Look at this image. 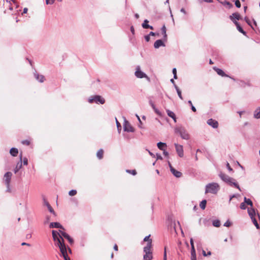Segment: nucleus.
<instances>
[{"label": "nucleus", "instance_id": "obj_1", "mask_svg": "<svg viewBox=\"0 0 260 260\" xmlns=\"http://www.w3.org/2000/svg\"><path fill=\"white\" fill-rule=\"evenodd\" d=\"M218 175L220 178L223 182H224L225 183H226V184L231 186H234V187L238 188L239 190L241 191V188L238 184L236 182L235 179L230 177L228 175L224 174L222 172H220Z\"/></svg>", "mask_w": 260, "mask_h": 260}, {"label": "nucleus", "instance_id": "obj_2", "mask_svg": "<svg viewBox=\"0 0 260 260\" xmlns=\"http://www.w3.org/2000/svg\"><path fill=\"white\" fill-rule=\"evenodd\" d=\"M219 189L220 187L217 183H210L206 185L205 193L216 194Z\"/></svg>", "mask_w": 260, "mask_h": 260}, {"label": "nucleus", "instance_id": "obj_3", "mask_svg": "<svg viewBox=\"0 0 260 260\" xmlns=\"http://www.w3.org/2000/svg\"><path fill=\"white\" fill-rule=\"evenodd\" d=\"M152 247L151 242L149 241L147 243L146 246L143 248L145 254L143 255L144 260H151L153 258L152 252L151 250Z\"/></svg>", "mask_w": 260, "mask_h": 260}, {"label": "nucleus", "instance_id": "obj_4", "mask_svg": "<svg viewBox=\"0 0 260 260\" xmlns=\"http://www.w3.org/2000/svg\"><path fill=\"white\" fill-rule=\"evenodd\" d=\"M175 133L179 134L182 139L188 140L189 136L187 131L183 126H178L175 128Z\"/></svg>", "mask_w": 260, "mask_h": 260}, {"label": "nucleus", "instance_id": "obj_5", "mask_svg": "<svg viewBox=\"0 0 260 260\" xmlns=\"http://www.w3.org/2000/svg\"><path fill=\"white\" fill-rule=\"evenodd\" d=\"M55 242H56V245L59 248L62 255L67 254V248L63 238L59 235V238Z\"/></svg>", "mask_w": 260, "mask_h": 260}, {"label": "nucleus", "instance_id": "obj_6", "mask_svg": "<svg viewBox=\"0 0 260 260\" xmlns=\"http://www.w3.org/2000/svg\"><path fill=\"white\" fill-rule=\"evenodd\" d=\"M88 101L90 103L95 102L96 103H99L101 104H104L105 102V99L100 95H94L93 96H90L88 99Z\"/></svg>", "mask_w": 260, "mask_h": 260}, {"label": "nucleus", "instance_id": "obj_7", "mask_svg": "<svg viewBox=\"0 0 260 260\" xmlns=\"http://www.w3.org/2000/svg\"><path fill=\"white\" fill-rule=\"evenodd\" d=\"M135 76L138 78H146L149 79V78L146 74L141 71L140 67L137 66L136 67V71L135 73Z\"/></svg>", "mask_w": 260, "mask_h": 260}, {"label": "nucleus", "instance_id": "obj_8", "mask_svg": "<svg viewBox=\"0 0 260 260\" xmlns=\"http://www.w3.org/2000/svg\"><path fill=\"white\" fill-rule=\"evenodd\" d=\"M174 145L178 156L180 157H182L184 156L183 146L176 143H175Z\"/></svg>", "mask_w": 260, "mask_h": 260}, {"label": "nucleus", "instance_id": "obj_9", "mask_svg": "<svg viewBox=\"0 0 260 260\" xmlns=\"http://www.w3.org/2000/svg\"><path fill=\"white\" fill-rule=\"evenodd\" d=\"M124 131L127 132H134V128L131 126V124L126 119L124 120L123 124Z\"/></svg>", "mask_w": 260, "mask_h": 260}, {"label": "nucleus", "instance_id": "obj_10", "mask_svg": "<svg viewBox=\"0 0 260 260\" xmlns=\"http://www.w3.org/2000/svg\"><path fill=\"white\" fill-rule=\"evenodd\" d=\"M12 173L10 172H7L4 175V181L5 184H10Z\"/></svg>", "mask_w": 260, "mask_h": 260}, {"label": "nucleus", "instance_id": "obj_11", "mask_svg": "<svg viewBox=\"0 0 260 260\" xmlns=\"http://www.w3.org/2000/svg\"><path fill=\"white\" fill-rule=\"evenodd\" d=\"M207 123L208 125L212 126L214 128H216L218 126V121L212 118L208 119Z\"/></svg>", "mask_w": 260, "mask_h": 260}, {"label": "nucleus", "instance_id": "obj_12", "mask_svg": "<svg viewBox=\"0 0 260 260\" xmlns=\"http://www.w3.org/2000/svg\"><path fill=\"white\" fill-rule=\"evenodd\" d=\"M43 200H44V204L47 206V207L48 209L49 210V211H50V212L52 213L54 216H56V214L55 212V211H54V210L53 209V208H52V207L50 206L49 203L46 201V200L45 198H44Z\"/></svg>", "mask_w": 260, "mask_h": 260}, {"label": "nucleus", "instance_id": "obj_13", "mask_svg": "<svg viewBox=\"0 0 260 260\" xmlns=\"http://www.w3.org/2000/svg\"><path fill=\"white\" fill-rule=\"evenodd\" d=\"M50 228H59L60 229L64 230V228L59 222H51L49 225Z\"/></svg>", "mask_w": 260, "mask_h": 260}, {"label": "nucleus", "instance_id": "obj_14", "mask_svg": "<svg viewBox=\"0 0 260 260\" xmlns=\"http://www.w3.org/2000/svg\"><path fill=\"white\" fill-rule=\"evenodd\" d=\"M230 18L234 22V21H237L236 20H239L241 18L238 13H234L230 16Z\"/></svg>", "mask_w": 260, "mask_h": 260}, {"label": "nucleus", "instance_id": "obj_15", "mask_svg": "<svg viewBox=\"0 0 260 260\" xmlns=\"http://www.w3.org/2000/svg\"><path fill=\"white\" fill-rule=\"evenodd\" d=\"M160 46H165V43L161 40H156L154 44V47L156 49L158 48Z\"/></svg>", "mask_w": 260, "mask_h": 260}, {"label": "nucleus", "instance_id": "obj_16", "mask_svg": "<svg viewBox=\"0 0 260 260\" xmlns=\"http://www.w3.org/2000/svg\"><path fill=\"white\" fill-rule=\"evenodd\" d=\"M35 78L40 82L42 83L45 80V77L43 75H40L38 73H34Z\"/></svg>", "mask_w": 260, "mask_h": 260}, {"label": "nucleus", "instance_id": "obj_17", "mask_svg": "<svg viewBox=\"0 0 260 260\" xmlns=\"http://www.w3.org/2000/svg\"><path fill=\"white\" fill-rule=\"evenodd\" d=\"M22 154H21L20 155V162H18L15 167V168L14 169V173L16 174L17 173L18 171L22 167Z\"/></svg>", "mask_w": 260, "mask_h": 260}, {"label": "nucleus", "instance_id": "obj_18", "mask_svg": "<svg viewBox=\"0 0 260 260\" xmlns=\"http://www.w3.org/2000/svg\"><path fill=\"white\" fill-rule=\"evenodd\" d=\"M171 172L176 177L179 178L181 176L182 173L176 170L173 167H171Z\"/></svg>", "mask_w": 260, "mask_h": 260}, {"label": "nucleus", "instance_id": "obj_19", "mask_svg": "<svg viewBox=\"0 0 260 260\" xmlns=\"http://www.w3.org/2000/svg\"><path fill=\"white\" fill-rule=\"evenodd\" d=\"M214 70L216 72L218 75L222 77H228V76L225 74V73L220 69L214 67Z\"/></svg>", "mask_w": 260, "mask_h": 260}, {"label": "nucleus", "instance_id": "obj_20", "mask_svg": "<svg viewBox=\"0 0 260 260\" xmlns=\"http://www.w3.org/2000/svg\"><path fill=\"white\" fill-rule=\"evenodd\" d=\"M234 23L236 25L237 28L239 32L243 34L244 35H246V32L245 31L242 27L240 25L239 23L237 21H234Z\"/></svg>", "mask_w": 260, "mask_h": 260}, {"label": "nucleus", "instance_id": "obj_21", "mask_svg": "<svg viewBox=\"0 0 260 260\" xmlns=\"http://www.w3.org/2000/svg\"><path fill=\"white\" fill-rule=\"evenodd\" d=\"M166 111H167L168 115L169 117H171L174 120V122H176V115H175V113L173 112L170 111V110H167Z\"/></svg>", "mask_w": 260, "mask_h": 260}, {"label": "nucleus", "instance_id": "obj_22", "mask_svg": "<svg viewBox=\"0 0 260 260\" xmlns=\"http://www.w3.org/2000/svg\"><path fill=\"white\" fill-rule=\"evenodd\" d=\"M254 117L256 119L260 118V107L257 108L254 112L253 114Z\"/></svg>", "mask_w": 260, "mask_h": 260}, {"label": "nucleus", "instance_id": "obj_23", "mask_svg": "<svg viewBox=\"0 0 260 260\" xmlns=\"http://www.w3.org/2000/svg\"><path fill=\"white\" fill-rule=\"evenodd\" d=\"M52 234L53 240L54 241H56L57 240H58V239L59 238L60 234L54 230H53L52 231Z\"/></svg>", "mask_w": 260, "mask_h": 260}, {"label": "nucleus", "instance_id": "obj_24", "mask_svg": "<svg viewBox=\"0 0 260 260\" xmlns=\"http://www.w3.org/2000/svg\"><path fill=\"white\" fill-rule=\"evenodd\" d=\"M10 153L13 156H16L18 153V150L16 148H12L10 150Z\"/></svg>", "mask_w": 260, "mask_h": 260}, {"label": "nucleus", "instance_id": "obj_25", "mask_svg": "<svg viewBox=\"0 0 260 260\" xmlns=\"http://www.w3.org/2000/svg\"><path fill=\"white\" fill-rule=\"evenodd\" d=\"M248 214L250 216L251 219L253 217H254L255 212V210L253 208H251L250 209H248Z\"/></svg>", "mask_w": 260, "mask_h": 260}, {"label": "nucleus", "instance_id": "obj_26", "mask_svg": "<svg viewBox=\"0 0 260 260\" xmlns=\"http://www.w3.org/2000/svg\"><path fill=\"white\" fill-rule=\"evenodd\" d=\"M157 147L161 150H164V147H167V144L165 143L159 142L157 144Z\"/></svg>", "mask_w": 260, "mask_h": 260}, {"label": "nucleus", "instance_id": "obj_27", "mask_svg": "<svg viewBox=\"0 0 260 260\" xmlns=\"http://www.w3.org/2000/svg\"><path fill=\"white\" fill-rule=\"evenodd\" d=\"M103 153L104 151L103 149H100V150H99L96 153V156L98 158L100 159H101L103 157Z\"/></svg>", "mask_w": 260, "mask_h": 260}, {"label": "nucleus", "instance_id": "obj_28", "mask_svg": "<svg viewBox=\"0 0 260 260\" xmlns=\"http://www.w3.org/2000/svg\"><path fill=\"white\" fill-rule=\"evenodd\" d=\"M197 258L194 247H191V259Z\"/></svg>", "mask_w": 260, "mask_h": 260}, {"label": "nucleus", "instance_id": "obj_29", "mask_svg": "<svg viewBox=\"0 0 260 260\" xmlns=\"http://www.w3.org/2000/svg\"><path fill=\"white\" fill-rule=\"evenodd\" d=\"M161 30L162 34L164 35V40H167V34H166V26L165 25H164L161 27Z\"/></svg>", "mask_w": 260, "mask_h": 260}, {"label": "nucleus", "instance_id": "obj_30", "mask_svg": "<svg viewBox=\"0 0 260 260\" xmlns=\"http://www.w3.org/2000/svg\"><path fill=\"white\" fill-rule=\"evenodd\" d=\"M206 203H207V201L206 200H203L201 203H200V208L204 210L206 208Z\"/></svg>", "mask_w": 260, "mask_h": 260}, {"label": "nucleus", "instance_id": "obj_31", "mask_svg": "<svg viewBox=\"0 0 260 260\" xmlns=\"http://www.w3.org/2000/svg\"><path fill=\"white\" fill-rule=\"evenodd\" d=\"M149 21L147 19L144 20L143 23L142 24V26L143 28L147 29L149 25L148 23Z\"/></svg>", "mask_w": 260, "mask_h": 260}, {"label": "nucleus", "instance_id": "obj_32", "mask_svg": "<svg viewBox=\"0 0 260 260\" xmlns=\"http://www.w3.org/2000/svg\"><path fill=\"white\" fill-rule=\"evenodd\" d=\"M212 224L215 227H219L220 225V222L219 220H215L213 221Z\"/></svg>", "mask_w": 260, "mask_h": 260}, {"label": "nucleus", "instance_id": "obj_33", "mask_svg": "<svg viewBox=\"0 0 260 260\" xmlns=\"http://www.w3.org/2000/svg\"><path fill=\"white\" fill-rule=\"evenodd\" d=\"M251 220L252 221V222L253 223V224H254V225L255 226V227L257 229H259V226L256 221V219H255V217H253L251 218Z\"/></svg>", "mask_w": 260, "mask_h": 260}, {"label": "nucleus", "instance_id": "obj_34", "mask_svg": "<svg viewBox=\"0 0 260 260\" xmlns=\"http://www.w3.org/2000/svg\"><path fill=\"white\" fill-rule=\"evenodd\" d=\"M64 238L68 240V241L69 242V243L70 244H72L74 243L73 239L69 236V235H68V234L66 235V236H65Z\"/></svg>", "mask_w": 260, "mask_h": 260}, {"label": "nucleus", "instance_id": "obj_35", "mask_svg": "<svg viewBox=\"0 0 260 260\" xmlns=\"http://www.w3.org/2000/svg\"><path fill=\"white\" fill-rule=\"evenodd\" d=\"M115 120H116V126H117V129L118 131V132L120 133V131H121V124L118 122V121L117 120L116 118H115Z\"/></svg>", "mask_w": 260, "mask_h": 260}, {"label": "nucleus", "instance_id": "obj_36", "mask_svg": "<svg viewBox=\"0 0 260 260\" xmlns=\"http://www.w3.org/2000/svg\"><path fill=\"white\" fill-rule=\"evenodd\" d=\"M126 172L128 173L132 174L133 175H135L137 174V172L135 170H126Z\"/></svg>", "mask_w": 260, "mask_h": 260}, {"label": "nucleus", "instance_id": "obj_37", "mask_svg": "<svg viewBox=\"0 0 260 260\" xmlns=\"http://www.w3.org/2000/svg\"><path fill=\"white\" fill-rule=\"evenodd\" d=\"M77 194L76 190L72 189L69 192V194L71 196H74Z\"/></svg>", "mask_w": 260, "mask_h": 260}, {"label": "nucleus", "instance_id": "obj_38", "mask_svg": "<svg viewBox=\"0 0 260 260\" xmlns=\"http://www.w3.org/2000/svg\"><path fill=\"white\" fill-rule=\"evenodd\" d=\"M172 72L174 75V78L176 79L177 78V70L176 68H173L172 70Z\"/></svg>", "mask_w": 260, "mask_h": 260}, {"label": "nucleus", "instance_id": "obj_39", "mask_svg": "<svg viewBox=\"0 0 260 260\" xmlns=\"http://www.w3.org/2000/svg\"><path fill=\"white\" fill-rule=\"evenodd\" d=\"M202 254L204 256H207L208 255H210L211 254V252L210 251L206 253L204 250H202Z\"/></svg>", "mask_w": 260, "mask_h": 260}, {"label": "nucleus", "instance_id": "obj_40", "mask_svg": "<svg viewBox=\"0 0 260 260\" xmlns=\"http://www.w3.org/2000/svg\"><path fill=\"white\" fill-rule=\"evenodd\" d=\"M150 235H148L147 236H146L144 239V241H147V243L149 241H151L152 242V240L149 239Z\"/></svg>", "mask_w": 260, "mask_h": 260}, {"label": "nucleus", "instance_id": "obj_41", "mask_svg": "<svg viewBox=\"0 0 260 260\" xmlns=\"http://www.w3.org/2000/svg\"><path fill=\"white\" fill-rule=\"evenodd\" d=\"M176 91L177 92V94H178V96L179 97V98L181 100H183V98H182V94H181V91L180 89H177V90Z\"/></svg>", "mask_w": 260, "mask_h": 260}, {"label": "nucleus", "instance_id": "obj_42", "mask_svg": "<svg viewBox=\"0 0 260 260\" xmlns=\"http://www.w3.org/2000/svg\"><path fill=\"white\" fill-rule=\"evenodd\" d=\"M59 234L62 237H63L64 238L65 237V236H66V235H67L68 234L61 231V230H59Z\"/></svg>", "mask_w": 260, "mask_h": 260}, {"label": "nucleus", "instance_id": "obj_43", "mask_svg": "<svg viewBox=\"0 0 260 260\" xmlns=\"http://www.w3.org/2000/svg\"><path fill=\"white\" fill-rule=\"evenodd\" d=\"M224 226H226V227H229L231 225V222L229 220H228L224 223V225H223Z\"/></svg>", "mask_w": 260, "mask_h": 260}, {"label": "nucleus", "instance_id": "obj_44", "mask_svg": "<svg viewBox=\"0 0 260 260\" xmlns=\"http://www.w3.org/2000/svg\"><path fill=\"white\" fill-rule=\"evenodd\" d=\"M55 0H46L47 5H52L54 3Z\"/></svg>", "mask_w": 260, "mask_h": 260}, {"label": "nucleus", "instance_id": "obj_45", "mask_svg": "<svg viewBox=\"0 0 260 260\" xmlns=\"http://www.w3.org/2000/svg\"><path fill=\"white\" fill-rule=\"evenodd\" d=\"M240 208L242 210H245L246 208V206L245 205V203H242L241 204H240Z\"/></svg>", "mask_w": 260, "mask_h": 260}, {"label": "nucleus", "instance_id": "obj_46", "mask_svg": "<svg viewBox=\"0 0 260 260\" xmlns=\"http://www.w3.org/2000/svg\"><path fill=\"white\" fill-rule=\"evenodd\" d=\"M6 185L7 187L6 191L8 192H11V189L10 188V184H8H8H6Z\"/></svg>", "mask_w": 260, "mask_h": 260}, {"label": "nucleus", "instance_id": "obj_47", "mask_svg": "<svg viewBox=\"0 0 260 260\" xmlns=\"http://www.w3.org/2000/svg\"><path fill=\"white\" fill-rule=\"evenodd\" d=\"M235 5L237 8H240L241 7V3L239 0H236L235 1Z\"/></svg>", "mask_w": 260, "mask_h": 260}, {"label": "nucleus", "instance_id": "obj_48", "mask_svg": "<svg viewBox=\"0 0 260 260\" xmlns=\"http://www.w3.org/2000/svg\"><path fill=\"white\" fill-rule=\"evenodd\" d=\"M22 143L24 145H29L30 144V142L28 140H23L22 141Z\"/></svg>", "mask_w": 260, "mask_h": 260}, {"label": "nucleus", "instance_id": "obj_49", "mask_svg": "<svg viewBox=\"0 0 260 260\" xmlns=\"http://www.w3.org/2000/svg\"><path fill=\"white\" fill-rule=\"evenodd\" d=\"M246 204H247L248 205H250L251 207H252V206H253L252 202L249 199H248V200H247V202L246 203Z\"/></svg>", "mask_w": 260, "mask_h": 260}, {"label": "nucleus", "instance_id": "obj_50", "mask_svg": "<svg viewBox=\"0 0 260 260\" xmlns=\"http://www.w3.org/2000/svg\"><path fill=\"white\" fill-rule=\"evenodd\" d=\"M226 168H227V169H228V170H229V171H233V169H232V168L231 167V166H230V164H229V162H227V163H226Z\"/></svg>", "mask_w": 260, "mask_h": 260}, {"label": "nucleus", "instance_id": "obj_51", "mask_svg": "<svg viewBox=\"0 0 260 260\" xmlns=\"http://www.w3.org/2000/svg\"><path fill=\"white\" fill-rule=\"evenodd\" d=\"M50 221V217L49 216H46L45 220L44 221V223L47 224Z\"/></svg>", "mask_w": 260, "mask_h": 260}, {"label": "nucleus", "instance_id": "obj_52", "mask_svg": "<svg viewBox=\"0 0 260 260\" xmlns=\"http://www.w3.org/2000/svg\"><path fill=\"white\" fill-rule=\"evenodd\" d=\"M190 243L191 247H194V243H193V240L192 238H191L190 239Z\"/></svg>", "mask_w": 260, "mask_h": 260}, {"label": "nucleus", "instance_id": "obj_53", "mask_svg": "<svg viewBox=\"0 0 260 260\" xmlns=\"http://www.w3.org/2000/svg\"><path fill=\"white\" fill-rule=\"evenodd\" d=\"M144 38L146 42L150 41V36L149 35L145 36Z\"/></svg>", "mask_w": 260, "mask_h": 260}, {"label": "nucleus", "instance_id": "obj_54", "mask_svg": "<svg viewBox=\"0 0 260 260\" xmlns=\"http://www.w3.org/2000/svg\"><path fill=\"white\" fill-rule=\"evenodd\" d=\"M154 110L155 112L157 114H158V115H160V116L161 115V113L160 112V111H159L157 108H155L154 109Z\"/></svg>", "mask_w": 260, "mask_h": 260}, {"label": "nucleus", "instance_id": "obj_55", "mask_svg": "<svg viewBox=\"0 0 260 260\" xmlns=\"http://www.w3.org/2000/svg\"><path fill=\"white\" fill-rule=\"evenodd\" d=\"M245 20L246 21L248 24L251 25L250 21L247 17H245Z\"/></svg>", "mask_w": 260, "mask_h": 260}, {"label": "nucleus", "instance_id": "obj_56", "mask_svg": "<svg viewBox=\"0 0 260 260\" xmlns=\"http://www.w3.org/2000/svg\"><path fill=\"white\" fill-rule=\"evenodd\" d=\"M23 163L24 165H27L28 163L27 159L26 158H24L23 160Z\"/></svg>", "mask_w": 260, "mask_h": 260}, {"label": "nucleus", "instance_id": "obj_57", "mask_svg": "<svg viewBox=\"0 0 260 260\" xmlns=\"http://www.w3.org/2000/svg\"><path fill=\"white\" fill-rule=\"evenodd\" d=\"M224 4L228 5L229 8H231L233 6L232 4L229 2H225Z\"/></svg>", "mask_w": 260, "mask_h": 260}, {"label": "nucleus", "instance_id": "obj_58", "mask_svg": "<svg viewBox=\"0 0 260 260\" xmlns=\"http://www.w3.org/2000/svg\"><path fill=\"white\" fill-rule=\"evenodd\" d=\"M156 158H157V159H160V160L162 159V156L159 154H156Z\"/></svg>", "mask_w": 260, "mask_h": 260}, {"label": "nucleus", "instance_id": "obj_59", "mask_svg": "<svg viewBox=\"0 0 260 260\" xmlns=\"http://www.w3.org/2000/svg\"><path fill=\"white\" fill-rule=\"evenodd\" d=\"M164 260H167V252L166 248H165V251L164 254Z\"/></svg>", "mask_w": 260, "mask_h": 260}, {"label": "nucleus", "instance_id": "obj_60", "mask_svg": "<svg viewBox=\"0 0 260 260\" xmlns=\"http://www.w3.org/2000/svg\"><path fill=\"white\" fill-rule=\"evenodd\" d=\"M163 151V154L166 156H169V153L166 151L164 149V150Z\"/></svg>", "mask_w": 260, "mask_h": 260}, {"label": "nucleus", "instance_id": "obj_61", "mask_svg": "<svg viewBox=\"0 0 260 260\" xmlns=\"http://www.w3.org/2000/svg\"><path fill=\"white\" fill-rule=\"evenodd\" d=\"M63 257L64 260H71L70 258L68 257V254L63 255Z\"/></svg>", "mask_w": 260, "mask_h": 260}, {"label": "nucleus", "instance_id": "obj_62", "mask_svg": "<svg viewBox=\"0 0 260 260\" xmlns=\"http://www.w3.org/2000/svg\"><path fill=\"white\" fill-rule=\"evenodd\" d=\"M131 31L132 33L133 34H134L135 29H134V26H132L131 27Z\"/></svg>", "mask_w": 260, "mask_h": 260}, {"label": "nucleus", "instance_id": "obj_63", "mask_svg": "<svg viewBox=\"0 0 260 260\" xmlns=\"http://www.w3.org/2000/svg\"><path fill=\"white\" fill-rule=\"evenodd\" d=\"M156 34L153 31H150L149 34V35L150 36H155Z\"/></svg>", "mask_w": 260, "mask_h": 260}, {"label": "nucleus", "instance_id": "obj_64", "mask_svg": "<svg viewBox=\"0 0 260 260\" xmlns=\"http://www.w3.org/2000/svg\"><path fill=\"white\" fill-rule=\"evenodd\" d=\"M191 109L193 112H196L197 111L196 108L193 105L191 106Z\"/></svg>", "mask_w": 260, "mask_h": 260}]
</instances>
